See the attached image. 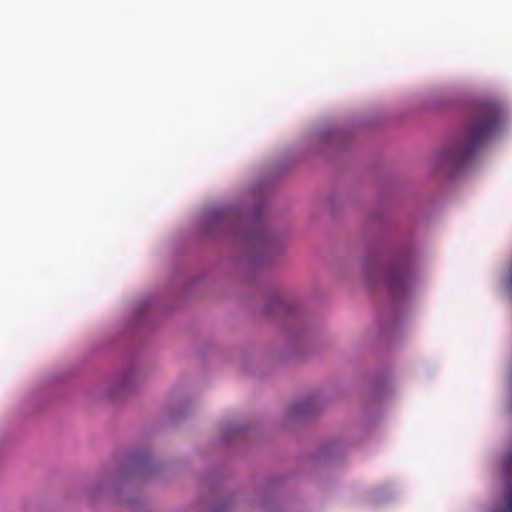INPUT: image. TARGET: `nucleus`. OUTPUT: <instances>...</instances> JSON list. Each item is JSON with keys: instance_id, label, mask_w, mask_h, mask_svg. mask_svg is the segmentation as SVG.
<instances>
[{"instance_id": "obj_2", "label": "nucleus", "mask_w": 512, "mask_h": 512, "mask_svg": "<svg viewBox=\"0 0 512 512\" xmlns=\"http://www.w3.org/2000/svg\"><path fill=\"white\" fill-rule=\"evenodd\" d=\"M385 282L393 294H402L405 293L409 287L410 275L406 270L396 268L386 275Z\"/></svg>"}, {"instance_id": "obj_3", "label": "nucleus", "mask_w": 512, "mask_h": 512, "mask_svg": "<svg viewBox=\"0 0 512 512\" xmlns=\"http://www.w3.org/2000/svg\"><path fill=\"white\" fill-rule=\"evenodd\" d=\"M505 506L499 512H512V490L509 489L504 494Z\"/></svg>"}, {"instance_id": "obj_1", "label": "nucleus", "mask_w": 512, "mask_h": 512, "mask_svg": "<svg viewBox=\"0 0 512 512\" xmlns=\"http://www.w3.org/2000/svg\"><path fill=\"white\" fill-rule=\"evenodd\" d=\"M499 125L497 110L489 108L480 111L467 135L455 138L442 152L443 162L456 170L464 168L472 161L482 143L498 131Z\"/></svg>"}]
</instances>
